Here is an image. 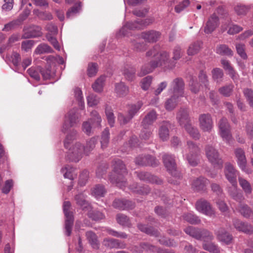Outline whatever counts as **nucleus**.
Returning <instances> with one entry per match:
<instances>
[{
    "label": "nucleus",
    "instance_id": "obj_1",
    "mask_svg": "<svg viewBox=\"0 0 253 253\" xmlns=\"http://www.w3.org/2000/svg\"><path fill=\"white\" fill-rule=\"evenodd\" d=\"M169 61V55L166 51L159 52L156 59L152 60L149 64L142 67L140 72L138 73V76L142 77L149 74L152 72L155 68L159 66H165L168 67L169 69H172L174 67L175 63H171L167 65Z\"/></svg>",
    "mask_w": 253,
    "mask_h": 253
},
{
    "label": "nucleus",
    "instance_id": "obj_2",
    "mask_svg": "<svg viewBox=\"0 0 253 253\" xmlns=\"http://www.w3.org/2000/svg\"><path fill=\"white\" fill-rule=\"evenodd\" d=\"M126 174V169L123 161L120 159L115 160L114 163V172L110 177L111 182L120 188H123L126 184L124 176Z\"/></svg>",
    "mask_w": 253,
    "mask_h": 253
},
{
    "label": "nucleus",
    "instance_id": "obj_3",
    "mask_svg": "<svg viewBox=\"0 0 253 253\" xmlns=\"http://www.w3.org/2000/svg\"><path fill=\"white\" fill-rule=\"evenodd\" d=\"M205 151L208 161L214 167L222 168L223 161L221 158L217 150L213 146L209 144L205 146Z\"/></svg>",
    "mask_w": 253,
    "mask_h": 253
},
{
    "label": "nucleus",
    "instance_id": "obj_4",
    "mask_svg": "<svg viewBox=\"0 0 253 253\" xmlns=\"http://www.w3.org/2000/svg\"><path fill=\"white\" fill-rule=\"evenodd\" d=\"M184 231L187 234L198 240H211L213 239L211 233L205 229L189 226L184 229Z\"/></svg>",
    "mask_w": 253,
    "mask_h": 253
},
{
    "label": "nucleus",
    "instance_id": "obj_5",
    "mask_svg": "<svg viewBox=\"0 0 253 253\" xmlns=\"http://www.w3.org/2000/svg\"><path fill=\"white\" fill-rule=\"evenodd\" d=\"M188 153L186 154V158L189 164L192 166H197L199 162L198 158L200 149L198 145L191 141L187 142Z\"/></svg>",
    "mask_w": 253,
    "mask_h": 253
},
{
    "label": "nucleus",
    "instance_id": "obj_6",
    "mask_svg": "<svg viewBox=\"0 0 253 253\" xmlns=\"http://www.w3.org/2000/svg\"><path fill=\"white\" fill-rule=\"evenodd\" d=\"M79 122L80 115L77 112V109H71L65 116L62 131L65 132L71 127L76 126Z\"/></svg>",
    "mask_w": 253,
    "mask_h": 253
},
{
    "label": "nucleus",
    "instance_id": "obj_7",
    "mask_svg": "<svg viewBox=\"0 0 253 253\" xmlns=\"http://www.w3.org/2000/svg\"><path fill=\"white\" fill-rule=\"evenodd\" d=\"M67 152V157L71 161L79 162L84 153V146L80 142H76L72 146L70 145Z\"/></svg>",
    "mask_w": 253,
    "mask_h": 253
},
{
    "label": "nucleus",
    "instance_id": "obj_8",
    "mask_svg": "<svg viewBox=\"0 0 253 253\" xmlns=\"http://www.w3.org/2000/svg\"><path fill=\"white\" fill-rule=\"evenodd\" d=\"M164 165L169 173L174 177H180V173L177 170L174 157L172 155L165 154L163 156Z\"/></svg>",
    "mask_w": 253,
    "mask_h": 253
},
{
    "label": "nucleus",
    "instance_id": "obj_9",
    "mask_svg": "<svg viewBox=\"0 0 253 253\" xmlns=\"http://www.w3.org/2000/svg\"><path fill=\"white\" fill-rule=\"evenodd\" d=\"M152 22L153 20L150 19L144 20L138 19L134 22H129L127 23L126 25L121 29L120 33L125 36L126 35L125 31L126 29L130 30L140 29L149 25Z\"/></svg>",
    "mask_w": 253,
    "mask_h": 253
},
{
    "label": "nucleus",
    "instance_id": "obj_10",
    "mask_svg": "<svg viewBox=\"0 0 253 253\" xmlns=\"http://www.w3.org/2000/svg\"><path fill=\"white\" fill-rule=\"evenodd\" d=\"M184 88L185 83L183 80L181 78H176L170 83L169 90L175 95L183 97Z\"/></svg>",
    "mask_w": 253,
    "mask_h": 253
},
{
    "label": "nucleus",
    "instance_id": "obj_11",
    "mask_svg": "<svg viewBox=\"0 0 253 253\" xmlns=\"http://www.w3.org/2000/svg\"><path fill=\"white\" fill-rule=\"evenodd\" d=\"M199 126L204 132H211L213 128V122L210 114H203L199 117Z\"/></svg>",
    "mask_w": 253,
    "mask_h": 253
},
{
    "label": "nucleus",
    "instance_id": "obj_12",
    "mask_svg": "<svg viewBox=\"0 0 253 253\" xmlns=\"http://www.w3.org/2000/svg\"><path fill=\"white\" fill-rule=\"evenodd\" d=\"M218 126L221 136L224 140L229 142L232 136L230 133V126L227 120L225 118H222L219 120Z\"/></svg>",
    "mask_w": 253,
    "mask_h": 253
},
{
    "label": "nucleus",
    "instance_id": "obj_13",
    "mask_svg": "<svg viewBox=\"0 0 253 253\" xmlns=\"http://www.w3.org/2000/svg\"><path fill=\"white\" fill-rule=\"evenodd\" d=\"M196 209L200 212L209 216L214 215L215 212L211 204L207 201L201 199L196 202Z\"/></svg>",
    "mask_w": 253,
    "mask_h": 253
},
{
    "label": "nucleus",
    "instance_id": "obj_14",
    "mask_svg": "<svg viewBox=\"0 0 253 253\" xmlns=\"http://www.w3.org/2000/svg\"><path fill=\"white\" fill-rule=\"evenodd\" d=\"M234 154L239 168L246 173H250V170L246 167L247 159L244 151L241 148H236L234 151Z\"/></svg>",
    "mask_w": 253,
    "mask_h": 253
},
{
    "label": "nucleus",
    "instance_id": "obj_15",
    "mask_svg": "<svg viewBox=\"0 0 253 253\" xmlns=\"http://www.w3.org/2000/svg\"><path fill=\"white\" fill-rule=\"evenodd\" d=\"M224 173L226 178L231 184H236V182H237V176L239 172L233 165L230 163L225 164Z\"/></svg>",
    "mask_w": 253,
    "mask_h": 253
},
{
    "label": "nucleus",
    "instance_id": "obj_16",
    "mask_svg": "<svg viewBox=\"0 0 253 253\" xmlns=\"http://www.w3.org/2000/svg\"><path fill=\"white\" fill-rule=\"evenodd\" d=\"M176 119L181 126L191 122L189 117V111L186 108H181L177 113Z\"/></svg>",
    "mask_w": 253,
    "mask_h": 253
},
{
    "label": "nucleus",
    "instance_id": "obj_17",
    "mask_svg": "<svg viewBox=\"0 0 253 253\" xmlns=\"http://www.w3.org/2000/svg\"><path fill=\"white\" fill-rule=\"evenodd\" d=\"M217 240L226 245L232 243L233 236L223 228L219 229L215 233Z\"/></svg>",
    "mask_w": 253,
    "mask_h": 253
},
{
    "label": "nucleus",
    "instance_id": "obj_18",
    "mask_svg": "<svg viewBox=\"0 0 253 253\" xmlns=\"http://www.w3.org/2000/svg\"><path fill=\"white\" fill-rule=\"evenodd\" d=\"M161 33L155 30L143 32L141 34V37L145 42H156L160 38Z\"/></svg>",
    "mask_w": 253,
    "mask_h": 253
},
{
    "label": "nucleus",
    "instance_id": "obj_19",
    "mask_svg": "<svg viewBox=\"0 0 253 253\" xmlns=\"http://www.w3.org/2000/svg\"><path fill=\"white\" fill-rule=\"evenodd\" d=\"M41 29L40 26L36 25L31 26L27 29V33H25L22 36V38L25 39L40 37L42 35ZM24 30H26L27 29L24 28Z\"/></svg>",
    "mask_w": 253,
    "mask_h": 253
},
{
    "label": "nucleus",
    "instance_id": "obj_20",
    "mask_svg": "<svg viewBox=\"0 0 253 253\" xmlns=\"http://www.w3.org/2000/svg\"><path fill=\"white\" fill-rule=\"evenodd\" d=\"M157 118V114L154 110H151L145 116L141 124L144 128H148L152 125Z\"/></svg>",
    "mask_w": 253,
    "mask_h": 253
},
{
    "label": "nucleus",
    "instance_id": "obj_21",
    "mask_svg": "<svg viewBox=\"0 0 253 253\" xmlns=\"http://www.w3.org/2000/svg\"><path fill=\"white\" fill-rule=\"evenodd\" d=\"M170 124L168 122H163L159 129V136L163 141L168 140L169 138V129Z\"/></svg>",
    "mask_w": 253,
    "mask_h": 253
},
{
    "label": "nucleus",
    "instance_id": "obj_22",
    "mask_svg": "<svg viewBox=\"0 0 253 253\" xmlns=\"http://www.w3.org/2000/svg\"><path fill=\"white\" fill-rule=\"evenodd\" d=\"M218 25V18L215 14H212L208 20L205 28L206 34L212 33Z\"/></svg>",
    "mask_w": 253,
    "mask_h": 253
},
{
    "label": "nucleus",
    "instance_id": "obj_23",
    "mask_svg": "<svg viewBox=\"0 0 253 253\" xmlns=\"http://www.w3.org/2000/svg\"><path fill=\"white\" fill-rule=\"evenodd\" d=\"M187 132L194 139L198 140L200 138V134L198 128L192 125L191 122L182 126Z\"/></svg>",
    "mask_w": 253,
    "mask_h": 253
},
{
    "label": "nucleus",
    "instance_id": "obj_24",
    "mask_svg": "<svg viewBox=\"0 0 253 253\" xmlns=\"http://www.w3.org/2000/svg\"><path fill=\"white\" fill-rule=\"evenodd\" d=\"M129 189L133 193L142 195L147 194L150 191V189L147 185L139 186L137 183H133L130 185Z\"/></svg>",
    "mask_w": 253,
    "mask_h": 253
},
{
    "label": "nucleus",
    "instance_id": "obj_25",
    "mask_svg": "<svg viewBox=\"0 0 253 253\" xmlns=\"http://www.w3.org/2000/svg\"><path fill=\"white\" fill-rule=\"evenodd\" d=\"M115 91L119 97L126 95L129 92V88L125 83L120 82L115 84Z\"/></svg>",
    "mask_w": 253,
    "mask_h": 253
},
{
    "label": "nucleus",
    "instance_id": "obj_26",
    "mask_svg": "<svg viewBox=\"0 0 253 253\" xmlns=\"http://www.w3.org/2000/svg\"><path fill=\"white\" fill-rule=\"evenodd\" d=\"M137 176L142 180L156 183L157 184H161L162 183L161 180H158L156 176H153L147 172L142 171L138 172L137 173Z\"/></svg>",
    "mask_w": 253,
    "mask_h": 253
},
{
    "label": "nucleus",
    "instance_id": "obj_27",
    "mask_svg": "<svg viewBox=\"0 0 253 253\" xmlns=\"http://www.w3.org/2000/svg\"><path fill=\"white\" fill-rule=\"evenodd\" d=\"M61 171L63 174L65 178H68L70 180H73L77 177V176L76 169L70 166H66L64 168H63Z\"/></svg>",
    "mask_w": 253,
    "mask_h": 253
},
{
    "label": "nucleus",
    "instance_id": "obj_28",
    "mask_svg": "<svg viewBox=\"0 0 253 253\" xmlns=\"http://www.w3.org/2000/svg\"><path fill=\"white\" fill-rule=\"evenodd\" d=\"M207 180L204 177H199L195 179L192 184L193 189L195 191L204 190Z\"/></svg>",
    "mask_w": 253,
    "mask_h": 253
},
{
    "label": "nucleus",
    "instance_id": "obj_29",
    "mask_svg": "<svg viewBox=\"0 0 253 253\" xmlns=\"http://www.w3.org/2000/svg\"><path fill=\"white\" fill-rule=\"evenodd\" d=\"M236 210L244 217L249 218L253 214V211L246 204L240 203Z\"/></svg>",
    "mask_w": 253,
    "mask_h": 253
},
{
    "label": "nucleus",
    "instance_id": "obj_30",
    "mask_svg": "<svg viewBox=\"0 0 253 253\" xmlns=\"http://www.w3.org/2000/svg\"><path fill=\"white\" fill-rule=\"evenodd\" d=\"M137 227L141 231L148 235L155 237L159 236V232L151 226H148L144 224L139 223L137 224Z\"/></svg>",
    "mask_w": 253,
    "mask_h": 253
},
{
    "label": "nucleus",
    "instance_id": "obj_31",
    "mask_svg": "<svg viewBox=\"0 0 253 253\" xmlns=\"http://www.w3.org/2000/svg\"><path fill=\"white\" fill-rule=\"evenodd\" d=\"M179 97H180L172 94L165 102L166 109L168 111H171L175 108L179 101Z\"/></svg>",
    "mask_w": 253,
    "mask_h": 253
},
{
    "label": "nucleus",
    "instance_id": "obj_32",
    "mask_svg": "<svg viewBox=\"0 0 253 253\" xmlns=\"http://www.w3.org/2000/svg\"><path fill=\"white\" fill-rule=\"evenodd\" d=\"M216 52L221 55H226L228 56H232L233 51L226 44H220L217 46L216 48Z\"/></svg>",
    "mask_w": 253,
    "mask_h": 253
},
{
    "label": "nucleus",
    "instance_id": "obj_33",
    "mask_svg": "<svg viewBox=\"0 0 253 253\" xmlns=\"http://www.w3.org/2000/svg\"><path fill=\"white\" fill-rule=\"evenodd\" d=\"M75 199L77 204L80 206L83 210L88 209L90 208L89 203L85 200V197L83 193L77 195Z\"/></svg>",
    "mask_w": 253,
    "mask_h": 253
},
{
    "label": "nucleus",
    "instance_id": "obj_34",
    "mask_svg": "<svg viewBox=\"0 0 253 253\" xmlns=\"http://www.w3.org/2000/svg\"><path fill=\"white\" fill-rule=\"evenodd\" d=\"M91 123L94 127H100L101 122L102 121L101 117L96 111H93L90 113V118L89 121Z\"/></svg>",
    "mask_w": 253,
    "mask_h": 253
},
{
    "label": "nucleus",
    "instance_id": "obj_35",
    "mask_svg": "<svg viewBox=\"0 0 253 253\" xmlns=\"http://www.w3.org/2000/svg\"><path fill=\"white\" fill-rule=\"evenodd\" d=\"M78 136V132L76 130L73 129L69 132L66 135L64 140V146L66 148H68L71 145L72 142L77 138Z\"/></svg>",
    "mask_w": 253,
    "mask_h": 253
},
{
    "label": "nucleus",
    "instance_id": "obj_36",
    "mask_svg": "<svg viewBox=\"0 0 253 253\" xmlns=\"http://www.w3.org/2000/svg\"><path fill=\"white\" fill-rule=\"evenodd\" d=\"M105 81L104 76H100L98 78L92 85L93 90L97 92H101L103 90Z\"/></svg>",
    "mask_w": 253,
    "mask_h": 253
},
{
    "label": "nucleus",
    "instance_id": "obj_37",
    "mask_svg": "<svg viewBox=\"0 0 253 253\" xmlns=\"http://www.w3.org/2000/svg\"><path fill=\"white\" fill-rule=\"evenodd\" d=\"M239 183L240 186L242 188L245 193L247 194H250L252 191V188L251 184L246 179L239 177L238 178Z\"/></svg>",
    "mask_w": 253,
    "mask_h": 253
},
{
    "label": "nucleus",
    "instance_id": "obj_38",
    "mask_svg": "<svg viewBox=\"0 0 253 253\" xmlns=\"http://www.w3.org/2000/svg\"><path fill=\"white\" fill-rule=\"evenodd\" d=\"M53 50L48 44L42 43L39 44L35 49V52L37 54H44L52 53Z\"/></svg>",
    "mask_w": 253,
    "mask_h": 253
},
{
    "label": "nucleus",
    "instance_id": "obj_39",
    "mask_svg": "<svg viewBox=\"0 0 253 253\" xmlns=\"http://www.w3.org/2000/svg\"><path fill=\"white\" fill-rule=\"evenodd\" d=\"M85 235L91 246L94 249L98 248V240L95 234L89 231L86 232Z\"/></svg>",
    "mask_w": 253,
    "mask_h": 253
},
{
    "label": "nucleus",
    "instance_id": "obj_40",
    "mask_svg": "<svg viewBox=\"0 0 253 253\" xmlns=\"http://www.w3.org/2000/svg\"><path fill=\"white\" fill-rule=\"evenodd\" d=\"M116 220L119 224L123 226L129 227L131 225L129 218L124 214L121 213L117 214Z\"/></svg>",
    "mask_w": 253,
    "mask_h": 253
},
{
    "label": "nucleus",
    "instance_id": "obj_41",
    "mask_svg": "<svg viewBox=\"0 0 253 253\" xmlns=\"http://www.w3.org/2000/svg\"><path fill=\"white\" fill-rule=\"evenodd\" d=\"M97 142V139L95 137H92L86 141V146H84V153L88 155L95 146Z\"/></svg>",
    "mask_w": 253,
    "mask_h": 253
},
{
    "label": "nucleus",
    "instance_id": "obj_42",
    "mask_svg": "<svg viewBox=\"0 0 253 253\" xmlns=\"http://www.w3.org/2000/svg\"><path fill=\"white\" fill-rule=\"evenodd\" d=\"M106 191L102 185H95L92 190V194L96 198L103 197Z\"/></svg>",
    "mask_w": 253,
    "mask_h": 253
},
{
    "label": "nucleus",
    "instance_id": "obj_43",
    "mask_svg": "<svg viewBox=\"0 0 253 253\" xmlns=\"http://www.w3.org/2000/svg\"><path fill=\"white\" fill-rule=\"evenodd\" d=\"M184 220L192 224H198L200 223V219L196 215L191 213H185L183 215Z\"/></svg>",
    "mask_w": 253,
    "mask_h": 253
},
{
    "label": "nucleus",
    "instance_id": "obj_44",
    "mask_svg": "<svg viewBox=\"0 0 253 253\" xmlns=\"http://www.w3.org/2000/svg\"><path fill=\"white\" fill-rule=\"evenodd\" d=\"M135 69L133 67L125 68L123 74L126 79L129 81H133L135 78Z\"/></svg>",
    "mask_w": 253,
    "mask_h": 253
},
{
    "label": "nucleus",
    "instance_id": "obj_45",
    "mask_svg": "<svg viewBox=\"0 0 253 253\" xmlns=\"http://www.w3.org/2000/svg\"><path fill=\"white\" fill-rule=\"evenodd\" d=\"M234 85L232 84L224 85L218 89L219 92L226 97L230 96L233 91Z\"/></svg>",
    "mask_w": 253,
    "mask_h": 253
},
{
    "label": "nucleus",
    "instance_id": "obj_46",
    "mask_svg": "<svg viewBox=\"0 0 253 253\" xmlns=\"http://www.w3.org/2000/svg\"><path fill=\"white\" fill-rule=\"evenodd\" d=\"M88 217L92 220L98 221L105 218V215L101 212L98 211H91L88 213Z\"/></svg>",
    "mask_w": 253,
    "mask_h": 253
},
{
    "label": "nucleus",
    "instance_id": "obj_47",
    "mask_svg": "<svg viewBox=\"0 0 253 253\" xmlns=\"http://www.w3.org/2000/svg\"><path fill=\"white\" fill-rule=\"evenodd\" d=\"M188 85L189 89L192 92L194 93H197L199 92L200 89V85L197 82L196 79L193 77L191 78Z\"/></svg>",
    "mask_w": 253,
    "mask_h": 253
},
{
    "label": "nucleus",
    "instance_id": "obj_48",
    "mask_svg": "<svg viewBox=\"0 0 253 253\" xmlns=\"http://www.w3.org/2000/svg\"><path fill=\"white\" fill-rule=\"evenodd\" d=\"M73 222V216H66L65 228L66 230V234L68 236H69L71 234Z\"/></svg>",
    "mask_w": 253,
    "mask_h": 253
},
{
    "label": "nucleus",
    "instance_id": "obj_49",
    "mask_svg": "<svg viewBox=\"0 0 253 253\" xmlns=\"http://www.w3.org/2000/svg\"><path fill=\"white\" fill-rule=\"evenodd\" d=\"M201 46V42H197L190 44L187 50L188 54L189 55H193L197 54L199 51Z\"/></svg>",
    "mask_w": 253,
    "mask_h": 253
},
{
    "label": "nucleus",
    "instance_id": "obj_50",
    "mask_svg": "<svg viewBox=\"0 0 253 253\" xmlns=\"http://www.w3.org/2000/svg\"><path fill=\"white\" fill-rule=\"evenodd\" d=\"M105 114L109 125L111 127L113 126L115 123V116L112 109L110 107L106 106Z\"/></svg>",
    "mask_w": 253,
    "mask_h": 253
},
{
    "label": "nucleus",
    "instance_id": "obj_51",
    "mask_svg": "<svg viewBox=\"0 0 253 253\" xmlns=\"http://www.w3.org/2000/svg\"><path fill=\"white\" fill-rule=\"evenodd\" d=\"M203 248L211 253H220V250L217 246L212 243H204Z\"/></svg>",
    "mask_w": 253,
    "mask_h": 253
},
{
    "label": "nucleus",
    "instance_id": "obj_52",
    "mask_svg": "<svg viewBox=\"0 0 253 253\" xmlns=\"http://www.w3.org/2000/svg\"><path fill=\"white\" fill-rule=\"evenodd\" d=\"M109 131L108 128H105L102 132L101 138V144L102 148H106L109 141Z\"/></svg>",
    "mask_w": 253,
    "mask_h": 253
},
{
    "label": "nucleus",
    "instance_id": "obj_53",
    "mask_svg": "<svg viewBox=\"0 0 253 253\" xmlns=\"http://www.w3.org/2000/svg\"><path fill=\"white\" fill-rule=\"evenodd\" d=\"M143 105V103L141 101L137 102L136 104L130 106L128 111V114L132 118L138 112L139 109Z\"/></svg>",
    "mask_w": 253,
    "mask_h": 253
},
{
    "label": "nucleus",
    "instance_id": "obj_54",
    "mask_svg": "<svg viewBox=\"0 0 253 253\" xmlns=\"http://www.w3.org/2000/svg\"><path fill=\"white\" fill-rule=\"evenodd\" d=\"M212 76L213 79L216 82L221 81V79L223 77V72L222 69L216 68L212 70Z\"/></svg>",
    "mask_w": 253,
    "mask_h": 253
},
{
    "label": "nucleus",
    "instance_id": "obj_55",
    "mask_svg": "<svg viewBox=\"0 0 253 253\" xmlns=\"http://www.w3.org/2000/svg\"><path fill=\"white\" fill-rule=\"evenodd\" d=\"M87 104L90 107L97 105L100 102V98L95 94H91L87 97Z\"/></svg>",
    "mask_w": 253,
    "mask_h": 253
},
{
    "label": "nucleus",
    "instance_id": "obj_56",
    "mask_svg": "<svg viewBox=\"0 0 253 253\" xmlns=\"http://www.w3.org/2000/svg\"><path fill=\"white\" fill-rule=\"evenodd\" d=\"M198 78L201 84H203L206 88L209 89V81L206 73L203 71H201L199 74Z\"/></svg>",
    "mask_w": 253,
    "mask_h": 253
},
{
    "label": "nucleus",
    "instance_id": "obj_57",
    "mask_svg": "<svg viewBox=\"0 0 253 253\" xmlns=\"http://www.w3.org/2000/svg\"><path fill=\"white\" fill-rule=\"evenodd\" d=\"M97 72V64L95 63L88 64L87 68V75L89 77H92L96 75Z\"/></svg>",
    "mask_w": 253,
    "mask_h": 253
},
{
    "label": "nucleus",
    "instance_id": "obj_58",
    "mask_svg": "<svg viewBox=\"0 0 253 253\" xmlns=\"http://www.w3.org/2000/svg\"><path fill=\"white\" fill-rule=\"evenodd\" d=\"M236 49L237 53L244 59L247 58V55L245 53V45L242 43H237L236 44Z\"/></svg>",
    "mask_w": 253,
    "mask_h": 253
},
{
    "label": "nucleus",
    "instance_id": "obj_59",
    "mask_svg": "<svg viewBox=\"0 0 253 253\" xmlns=\"http://www.w3.org/2000/svg\"><path fill=\"white\" fill-rule=\"evenodd\" d=\"M148 159H150L149 156H140L136 158L135 164L140 166H146L148 164H152L149 162Z\"/></svg>",
    "mask_w": 253,
    "mask_h": 253
},
{
    "label": "nucleus",
    "instance_id": "obj_60",
    "mask_svg": "<svg viewBox=\"0 0 253 253\" xmlns=\"http://www.w3.org/2000/svg\"><path fill=\"white\" fill-rule=\"evenodd\" d=\"M134 50L137 51H143L146 49V44L143 42H139L134 40L131 42Z\"/></svg>",
    "mask_w": 253,
    "mask_h": 253
},
{
    "label": "nucleus",
    "instance_id": "obj_61",
    "mask_svg": "<svg viewBox=\"0 0 253 253\" xmlns=\"http://www.w3.org/2000/svg\"><path fill=\"white\" fill-rule=\"evenodd\" d=\"M244 94L250 105L253 107V90L251 89L246 88L244 90Z\"/></svg>",
    "mask_w": 253,
    "mask_h": 253
},
{
    "label": "nucleus",
    "instance_id": "obj_62",
    "mask_svg": "<svg viewBox=\"0 0 253 253\" xmlns=\"http://www.w3.org/2000/svg\"><path fill=\"white\" fill-rule=\"evenodd\" d=\"M46 38L56 49L60 50V47L59 44L55 38L50 34H47L46 35Z\"/></svg>",
    "mask_w": 253,
    "mask_h": 253
},
{
    "label": "nucleus",
    "instance_id": "obj_63",
    "mask_svg": "<svg viewBox=\"0 0 253 253\" xmlns=\"http://www.w3.org/2000/svg\"><path fill=\"white\" fill-rule=\"evenodd\" d=\"M159 242L161 245L168 247H175L176 246V244L173 240L169 239L164 237L160 238Z\"/></svg>",
    "mask_w": 253,
    "mask_h": 253
},
{
    "label": "nucleus",
    "instance_id": "obj_64",
    "mask_svg": "<svg viewBox=\"0 0 253 253\" xmlns=\"http://www.w3.org/2000/svg\"><path fill=\"white\" fill-rule=\"evenodd\" d=\"M152 81V78L151 76H147L143 78L141 81V88L144 90H147L150 86Z\"/></svg>",
    "mask_w": 253,
    "mask_h": 253
}]
</instances>
